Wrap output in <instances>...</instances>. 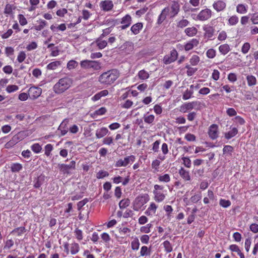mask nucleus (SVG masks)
<instances>
[{
	"label": "nucleus",
	"instance_id": "1",
	"mask_svg": "<svg viewBox=\"0 0 258 258\" xmlns=\"http://www.w3.org/2000/svg\"><path fill=\"white\" fill-rule=\"evenodd\" d=\"M119 72L115 69L109 70L102 74L99 77L98 81L104 85H110L118 78Z\"/></svg>",
	"mask_w": 258,
	"mask_h": 258
},
{
	"label": "nucleus",
	"instance_id": "2",
	"mask_svg": "<svg viewBox=\"0 0 258 258\" xmlns=\"http://www.w3.org/2000/svg\"><path fill=\"white\" fill-rule=\"evenodd\" d=\"M72 84L73 80L68 77H65L60 79L53 86V90L56 94H61L70 88Z\"/></svg>",
	"mask_w": 258,
	"mask_h": 258
},
{
	"label": "nucleus",
	"instance_id": "3",
	"mask_svg": "<svg viewBox=\"0 0 258 258\" xmlns=\"http://www.w3.org/2000/svg\"><path fill=\"white\" fill-rule=\"evenodd\" d=\"M149 200V196L148 194H144L138 196L135 199L133 209L135 211H138L144 204L147 203Z\"/></svg>",
	"mask_w": 258,
	"mask_h": 258
},
{
	"label": "nucleus",
	"instance_id": "4",
	"mask_svg": "<svg viewBox=\"0 0 258 258\" xmlns=\"http://www.w3.org/2000/svg\"><path fill=\"white\" fill-rule=\"evenodd\" d=\"M135 160V157L134 155H131L127 156L124 158V159H119L118 160L115 164V167H125L131 162H134Z\"/></svg>",
	"mask_w": 258,
	"mask_h": 258
},
{
	"label": "nucleus",
	"instance_id": "5",
	"mask_svg": "<svg viewBox=\"0 0 258 258\" xmlns=\"http://www.w3.org/2000/svg\"><path fill=\"white\" fill-rule=\"evenodd\" d=\"M28 93L30 99H35L41 94L42 89L38 87L32 86L29 89Z\"/></svg>",
	"mask_w": 258,
	"mask_h": 258
},
{
	"label": "nucleus",
	"instance_id": "6",
	"mask_svg": "<svg viewBox=\"0 0 258 258\" xmlns=\"http://www.w3.org/2000/svg\"><path fill=\"white\" fill-rule=\"evenodd\" d=\"M178 53L175 49H173L170 51L169 55H166L163 58V62L166 64H168L175 61L177 58Z\"/></svg>",
	"mask_w": 258,
	"mask_h": 258
},
{
	"label": "nucleus",
	"instance_id": "7",
	"mask_svg": "<svg viewBox=\"0 0 258 258\" xmlns=\"http://www.w3.org/2000/svg\"><path fill=\"white\" fill-rule=\"evenodd\" d=\"M58 168L60 171L62 172L64 174L69 173V171L71 169H74L76 166V162L75 161H72L69 164H59Z\"/></svg>",
	"mask_w": 258,
	"mask_h": 258
},
{
	"label": "nucleus",
	"instance_id": "8",
	"mask_svg": "<svg viewBox=\"0 0 258 258\" xmlns=\"http://www.w3.org/2000/svg\"><path fill=\"white\" fill-rule=\"evenodd\" d=\"M208 135L212 140H215L218 137V126L216 124L211 125L208 130Z\"/></svg>",
	"mask_w": 258,
	"mask_h": 258
},
{
	"label": "nucleus",
	"instance_id": "9",
	"mask_svg": "<svg viewBox=\"0 0 258 258\" xmlns=\"http://www.w3.org/2000/svg\"><path fill=\"white\" fill-rule=\"evenodd\" d=\"M118 49L121 51H123L126 54H130L134 50V43L132 42L126 41L122 45H121L118 48Z\"/></svg>",
	"mask_w": 258,
	"mask_h": 258
},
{
	"label": "nucleus",
	"instance_id": "10",
	"mask_svg": "<svg viewBox=\"0 0 258 258\" xmlns=\"http://www.w3.org/2000/svg\"><path fill=\"white\" fill-rule=\"evenodd\" d=\"M211 16V11L206 9L201 11L197 16V19L201 21H205L209 19Z\"/></svg>",
	"mask_w": 258,
	"mask_h": 258
},
{
	"label": "nucleus",
	"instance_id": "11",
	"mask_svg": "<svg viewBox=\"0 0 258 258\" xmlns=\"http://www.w3.org/2000/svg\"><path fill=\"white\" fill-rule=\"evenodd\" d=\"M20 134L21 133L20 132L18 134L14 136L12 139L5 144V147L8 149L12 148L18 143L19 141L21 140L22 139L20 137Z\"/></svg>",
	"mask_w": 258,
	"mask_h": 258
},
{
	"label": "nucleus",
	"instance_id": "12",
	"mask_svg": "<svg viewBox=\"0 0 258 258\" xmlns=\"http://www.w3.org/2000/svg\"><path fill=\"white\" fill-rule=\"evenodd\" d=\"M131 17L130 15L127 14L121 19L120 23L122 24V25L120 26L119 27L122 30L125 29L131 25Z\"/></svg>",
	"mask_w": 258,
	"mask_h": 258
},
{
	"label": "nucleus",
	"instance_id": "13",
	"mask_svg": "<svg viewBox=\"0 0 258 258\" xmlns=\"http://www.w3.org/2000/svg\"><path fill=\"white\" fill-rule=\"evenodd\" d=\"M203 30L205 31L204 37L208 39H212L214 35L215 29L212 26H205L203 27Z\"/></svg>",
	"mask_w": 258,
	"mask_h": 258
},
{
	"label": "nucleus",
	"instance_id": "14",
	"mask_svg": "<svg viewBox=\"0 0 258 258\" xmlns=\"http://www.w3.org/2000/svg\"><path fill=\"white\" fill-rule=\"evenodd\" d=\"M100 7L104 11H109L113 7V4L111 1H104L100 3Z\"/></svg>",
	"mask_w": 258,
	"mask_h": 258
},
{
	"label": "nucleus",
	"instance_id": "15",
	"mask_svg": "<svg viewBox=\"0 0 258 258\" xmlns=\"http://www.w3.org/2000/svg\"><path fill=\"white\" fill-rule=\"evenodd\" d=\"M226 6V3L222 1H218L213 5V8L217 12H220L224 10Z\"/></svg>",
	"mask_w": 258,
	"mask_h": 258
},
{
	"label": "nucleus",
	"instance_id": "16",
	"mask_svg": "<svg viewBox=\"0 0 258 258\" xmlns=\"http://www.w3.org/2000/svg\"><path fill=\"white\" fill-rule=\"evenodd\" d=\"M198 44L199 41L197 39H192L184 45V49L185 51H189L192 49L194 46H197Z\"/></svg>",
	"mask_w": 258,
	"mask_h": 258
},
{
	"label": "nucleus",
	"instance_id": "17",
	"mask_svg": "<svg viewBox=\"0 0 258 258\" xmlns=\"http://www.w3.org/2000/svg\"><path fill=\"white\" fill-rule=\"evenodd\" d=\"M229 249L232 252H235L240 256V258H245L244 254L241 252L238 245L236 244H231L229 246Z\"/></svg>",
	"mask_w": 258,
	"mask_h": 258
},
{
	"label": "nucleus",
	"instance_id": "18",
	"mask_svg": "<svg viewBox=\"0 0 258 258\" xmlns=\"http://www.w3.org/2000/svg\"><path fill=\"white\" fill-rule=\"evenodd\" d=\"M45 177L43 175H40L35 180L34 186L36 188H39L45 181Z\"/></svg>",
	"mask_w": 258,
	"mask_h": 258
},
{
	"label": "nucleus",
	"instance_id": "19",
	"mask_svg": "<svg viewBox=\"0 0 258 258\" xmlns=\"http://www.w3.org/2000/svg\"><path fill=\"white\" fill-rule=\"evenodd\" d=\"M108 133V130L106 127H103L97 129L96 131V136L97 138L100 139L104 137Z\"/></svg>",
	"mask_w": 258,
	"mask_h": 258
},
{
	"label": "nucleus",
	"instance_id": "20",
	"mask_svg": "<svg viewBox=\"0 0 258 258\" xmlns=\"http://www.w3.org/2000/svg\"><path fill=\"white\" fill-rule=\"evenodd\" d=\"M179 174L184 180L189 181L190 180L189 172L185 170L183 167H181L179 170Z\"/></svg>",
	"mask_w": 258,
	"mask_h": 258
},
{
	"label": "nucleus",
	"instance_id": "21",
	"mask_svg": "<svg viewBox=\"0 0 258 258\" xmlns=\"http://www.w3.org/2000/svg\"><path fill=\"white\" fill-rule=\"evenodd\" d=\"M169 9L168 7L164 8L162 11L160 15L159 16L158 19V23L161 24L166 19L167 14L169 12Z\"/></svg>",
	"mask_w": 258,
	"mask_h": 258
},
{
	"label": "nucleus",
	"instance_id": "22",
	"mask_svg": "<svg viewBox=\"0 0 258 258\" xmlns=\"http://www.w3.org/2000/svg\"><path fill=\"white\" fill-rule=\"evenodd\" d=\"M143 28V24L142 23H137L133 25L131 28V31L135 35L140 33V30Z\"/></svg>",
	"mask_w": 258,
	"mask_h": 258
},
{
	"label": "nucleus",
	"instance_id": "23",
	"mask_svg": "<svg viewBox=\"0 0 258 258\" xmlns=\"http://www.w3.org/2000/svg\"><path fill=\"white\" fill-rule=\"evenodd\" d=\"M153 194L154 195V199L157 202H161L163 201L165 198V195L161 193L160 191L157 190H153Z\"/></svg>",
	"mask_w": 258,
	"mask_h": 258
},
{
	"label": "nucleus",
	"instance_id": "24",
	"mask_svg": "<svg viewBox=\"0 0 258 258\" xmlns=\"http://www.w3.org/2000/svg\"><path fill=\"white\" fill-rule=\"evenodd\" d=\"M180 6L178 2L176 1H173L172 2L171 9V13L173 14L172 17L175 16L178 13L179 11Z\"/></svg>",
	"mask_w": 258,
	"mask_h": 258
},
{
	"label": "nucleus",
	"instance_id": "25",
	"mask_svg": "<svg viewBox=\"0 0 258 258\" xmlns=\"http://www.w3.org/2000/svg\"><path fill=\"white\" fill-rule=\"evenodd\" d=\"M238 134V130L236 127H233L231 131L225 133V138L229 140L235 137Z\"/></svg>",
	"mask_w": 258,
	"mask_h": 258
},
{
	"label": "nucleus",
	"instance_id": "26",
	"mask_svg": "<svg viewBox=\"0 0 258 258\" xmlns=\"http://www.w3.org/2000/svg\"><path fill=\"white\" fill-rule=\"evenodd\" d=\"M219 50L221 54L223 55H225L230 51V48L228 44H224L221 45L219 47Z\"/></svg>",
	"mask_w": 258,
	"mask_h": 258
},
{
	"label": "nucleus",
	"instance_id": "27",
	"mask_svg": "<svg viewBox=\"0 0 258 258\" xmlns=\"http://www.w3.org/2000/svg\"><path fill=\"white\" fill-rule=\"evenodd\" d=\"M184 32L187 36L191 37L195 36L197 33L198 30L196 28L192 27L187 28Z\"/></svg>",
	"mask_w": 258,
	"mask_h": 258
},
{
	"label": "nucleus",
	"instance_id": "28",
	"mask_svg": "<svg viewBox=\"0 0 258 258\" xmlns=\"http://www.w3.org/2000/svg\"><path fill=\"white\" fill-rule=\"evenodd\" d=\"M11 170L13 172H17L21 170L23 168V166L22 164L18 163H13L11 165Z\"/></svg>",
	"mask_w": 258,
	"mask_h": 258
},
{
	"label": "nucleus",
	"instance_id": "29",
	"mask_svg": "<svg viewBox=\"0 0 258 258\" xmlns=\"http://www.w3.org/2000/svg\"><path fill=\"white\" fill-rule=\"evenodd\" d=\"M192 106L191 105L190 102L184 103L180 106V111L181 112L185 113L188 110L192 109Z\"/></svg>",
	"mask_w": 258,
	"mask_h": 258
},
{
	"label": "nucleus",
	"instance_id": "30",
	"mask_svg": "<svg viewBox=\"0 0 258 258\" xmlns=\"http://www.w3.org/2000/svg\"><path fill=\"white\" fill-rule=\"evenodd\" d=\"M60 61H55L49 63L47 66V69L48 70H55L58 66L61 65Z\"/></svg>",
	"mask_w": 258,
	"mask_h": 258
},
{
	"label": "nucleus",
	"instance_id": "31",
	"mask_svg": "<svg viewBox=\"0 0 258 258\" xmlns=\"http://www.w3.org/2000/svg\"><path fill=\"white\" fill-rule=\"evenodd\" d=\"M247 84L249 86H254L256 84V78L252 75H248L246 77Z\"/></svg>",
	"mask_w": 258,
	"mask_h": 258
},
{
	"label": "nucleus",
	"instance_id": "32",
	"mask_svg": "<svg viewBox=\"0 0 258 258\" xmlns=\"http://www.w3.org/2000/svg\"><path fill=\"white\" fill-rule=\"evenodd\" d=\"M66 123L64 121H62L61 123L60 124V125L58 127V130H60L61 132V135L64 136L68 132V127H67L66 126Z\"/></svg>",
	"mask_w": 258,
	"mask_h": 258
},
{
	"label": "nucleus",
	"instance_id": "33",
	"mask_svg": "<svg viewBox=\"0 0 258 258\" xmlns=\"http://www.w3.org/2000/svg\"><path fill=\"white\" fill-rule=\"evenodd\" d=\"M102 38H98L96 41L97 45L100 49H103L107 46V44L106 41H105V40L101 41L100 40Z\"/></svg>",
	"mask_w": 258,
	"mask_h": 258
},
{
	"label": "nucleus",
	"instance_id": "34",
	"mask_svg": "<svg viewBox=\"0 0 258 258\" xmlns=\"http://www.w3.org/2000/svg\"><path fill=\"white\" fill-rule=\"evenodd\" d=\"M130 201L128 199H125L121 200L119 203L120 209H124L130 205Z\"/></svg>",
	"mask_w": 258,
	"mask_h": 258
},
{
	"label": "nucleus",
	"instance_id": "35",
	"mask_svg": "<svg viewBox=\"0 0 258 258\" xmlns=\"http://www.w3.org/2000/svg\"><path fill=\"white\" fill-rule=\"evenodd\" d=\"M90 68L98 70L100 68V64L96 61L89 60V69Z\"/></svg>",
	"mask_w": 258,
	"mask_h": 258
},
{
	"label": "nucleus",
	"instance_id": "36",
	"mask_svg": "<svg viewBox=\"0 0 258 258\" xmlns=\"http://www.w3.org/2000/svg\"><path fill=\"white\" fill-rule=\"evenodd\" d=\"M26 232V229L25 227H20L14 229L11 233H16L18 236H21L22 234Z\"/></svg>",
	"mask_w": 258,
	"mask_h": 258
},
{
	"label": "nucleus",
	"instance_id": "37",
	"mask_svg": "<svg viewBox=\"0 0 258 258\" xmlns=\"http://www.w3.org/2000/svg\"><path fill=\"white\" fill-rule=\"evenodd\" d=\"M163 245L166 252L169 253L172 251V246L169 241H165L163 243Z\"/></svg>",
	"mask_w": 258,
	"mask_h": 258
},
{
	"label": "nucleus",
	"instance_id": "38",
	"mask_svg": "<svg viewBox=\"0 0 258 258\" xmlns=\"http://www.w3.org/2000/svg\"><path fill=\"white\" fill-rule=\"evenodd\" d=\"M138 76L140 79L145 80L149 77V74L144 70H142L138 73Z\"/></svg>",
	"mask_w": 258,
	"mask_h": 258
},
{
	"label": "nucleus",
	"instance_id": "39",
	"mask_svg": "<svg viewBox=\"0 0 258 258\" xmlns=\"http://www.w3.org/2000/svg\"><path fill=\"white\" fill-rule=\"evenodd\" d=\"M107 111V110L106 108L102 107L100 108L99 109L96 110L92 114V116H94L95 115H101L104 114Z\"/></svg>",
	"mask_w": 258,
	"mask_h": 258
},
{
	"label": "nucleus",
	"instance_id": "40",
	"mask_svg": "<svg viewBox=\"0 0 258 258\" xmlns=\"http://www.w3.org/2000/svg\"><path fill=\"white\" fill-rule=\"evenodd\" d=\"M200 61V57L197 55H194L190 58L189 62L192 66H196Z\"/></svg>",
	"mask_w": 258,
	"mask_h": 258
},
{
	"label": "nucleus",
	"instance_id": "41",
	"mask_svg": "<svg viewBox=\"0 0 258 258\" xmlns=\"http://www.w3.org/2000/svg\"><path fill=\"white\" fill-rule=\"evenodd\" d=\"M78 65V62L74 60H70L67 63V68L72 70L76 68Z\"/></svg>",
	"mask_w": 258,
	"mask_h": 258
},
{
	"label": "nucleus",
	"instance_id": "42",
	"mask_svg": "<svg viewBox=\"0 0 258 258\" xmlns=\"http://www.w3.org/2000/svg\"><path fill=\"white\" fill-rule=\"evenodd\" d=\"M236 11L240 14H244L247 12V9L243 4H238L236 7Z\"/></svg>",
	"mask_w": 258,
	"mask_h": 258
},
{
	"label": "nucleus",
	"instance_id": "43",
	"mask_svg": "<svg viewBox=\"0 0 258 258\" xmlns=\"http://www.w3.org/2000/svg\"><path fill=\"white\" fill-rule=\"evenodd\" d=\"M141 256H146L150 254V249H148L147 246H143L141 247L140 251Z\"/></svg>",
	"mask_w": 258,
	"mask_h": 258
},
{
	"label": "nucleus",
	"instance_id": "44",
	"mask_svg": "<svg viewBox=\"0 0 258 258\" xmlns=\"http://www.w3.org/2000/svg\"><path fill=\"white\" fill-rule=\"evenodd\" d=\"M158 180L161 182H168L170 180V177L168 174H165L163 175L159 176Z\"/></svg>",
	"mask_w": 258,
	"mask_h": 258
},
{
	"label": "nucleus",
	"instance_id": "45",
	"mask_svg": "<svg viewBox=\"0 0 258 258\" xmlns=\"http://www.w3.org/2000/svg\"><path fill=\"white\" fill-rule=\"evenodd\" d=\"M194 93L193 90H188L187 89L183 94L182 98L186 100L189 99Z\"/></svg>",
	"mask_w": 258,
	"mask_h": 258
},
{
	"label": "nucleus",
	"instance_id": "46",
	"mask_svg": "<svg viewBox=\"0 0 258 258\" xmlns=\"http://www.w3.org/2000/svg\"><path fill=\"white\" fill-rule=\"evenodd\" d=\"M234 150L233 147L230 145H225L223 149V154L229 153L231 155V153Z\"/></svg>",
	"mask_w": 258,
	"mask_h": 258
},
{
	"label": "nucleus",
	"instance_id": "47",
	"mask_svg": "<svg viewBox=\"0 0 258 258\" xmlns=\"http://www.w3.org/2000/svg\"><path fill=\"white\" fill-rule=\"evenodd\" d=\"M132 248L133 250H138L139 248L140 242L139 239L137 238L134 239L131 243Z\"/></svg>",
	"mask_w": 258,
	"mask_h": 258
},
{
	"label": "nucleus",
	"instance_id": "48",
	"mask_svg": "<svg viewBox=\"0 0 258 258\" xmlns=\"http://www.w3.org/2000/svg\"><path fill=\"white\" fill-rule=\"evenodd\" d=\"M232 120L236 123L243 125L245 123V120L240 116H236Z\"/></svg>",
	"mask_w": 258,
	"mask_h": 258
},
{
	"label": "nucleus",
	"instance_id": "49",
	"mask_svg": "<svg viewBox=\"0 0 258 258\" xmlns=\"http://www.w3.org/2000/svg\"><path fill=\"white\" fill-rule=\"evenodd\" d=\"M154 118H155V117L152 114L149 115L148 116L145 115L144 116V121L146 123H147L149 124L152 123L154 121Z\"/></svg>",
	"mask_w": 258,
	"mask_h": 258
},
{
	"label": "nucleus",
	"instance_id": "50",
	"mask_svg": "<svg viewBox=\"0 0 258 258\" xmlns=\"http://www.w3.org/2000/svg\"><path fill=\"white\" fill-rule=\"evenodd\" d=\"M109 175V173L106 171L100 170L99 171L96 175V177L98 179L103 178L105 177H107Z\"/></svg>",
	"mask_w": 258,
	"mask_h": 258
},
{
	"label": "nucleus",
	"instance_id": "51",
	"mask_svg": "<svg viewBox=\"0 0 258 258\" xmlns=\"http://www.w3.org/2000/svg\"><path fill=\"white\" fill-rule=\"evenodd\" d=\"M194 174L197 177L202 176L204 173V168L194 169L192 171Z\"/></svg>",
	"mask_w": 258,
	"mask_h": 258
},
{
	"label": "nucleus",
	"instance_id": "52",
	"mask_svg": "<svg viewBox=\"0 0 258 258\" xmlns=\"http://www.w3.org/2000/svg\"><path fill=\"white\" fill-rule=\"evenodd\" d=\"M31 149L34 153H39L41 151L42 148L39 144L35 143L32 145Z\"/></svg>",
	"mask_w": 258,
	"mask_h": 258
},
{
	"label": "nucleus",
	"instance_id": "53",
	"mask_svg": "<svg viewBox=\"0 0 258 258\" xmlns=\"http://www.w3.org/2000/svg\"><path fill=\"white\" fill-rule=\"evenodd\" d=\"M216 50L213 48L209 49L206 52L207 56L209 58H213L216 56Z\"/></svg>",
	"mask_w": 258,
	"mask_h": 258
},
{
	"label": "nucleus",
	"instance_id": "54",
	"mask_svg": "<svg viewBox=\"0 0 258 258\" xmlns=\"http://www.w3.org/2000/svg\"><path fill=\"white\" fill-rule=\"evenodd\" d=\"M47 24V23L45 20H41L40 22V24L37 26H35L34 28L36 30L40 31L42 30L45 26H46Z\"/></svg>",
	"mask_w": 258,
	"mask_h": 258
},
{
	"label": "nucleus",
	"instance_id": "55",
	"mask_svg": "<svg viewBox=\"0 0 258 258\" xmlns=\"http://www.w3.org/2000/svg\"><path fill=\"white\" fill-rule=\"evenodd\" d=\"M219 204L221 206H222L224 208H227L230 206L231 202L229 200L221 199L220 200Z\"/></svg>",
	"mask_w": 258,
	"mask_h": 258
},
{
	"label": "nucleus",
	"instance_id": "56",
	"mask_svg": "<svg viewBox=\"0 0 258 258\" xmlns=\"http://www.w3.org/2000/svg\"><path fill=\"white\" fill-rule=\"evenodd\" d=\"M238 22V18L234 15L231 17L228 20L229 24L231 25H236Z\"/></svg>",
	"mask_w": 258,
	"mask_h": 258
},
{
	"label": "nucleus",
	"instance_id": "57",
	"mask_svg": "<svg viewBox=\"0 0 258 258\" xmlns=\"http://www.w3.org/2000/svg\"><path fill=\"white\" fill-rule=\"evenodd\" d=\"M250 47V44L248 42H245L243 44V46L241 48V51L243 53L246 54L247 53Z\"/></svg>",
	"mask_w": 258,
	"mask_h": 258
},
{
	"label": "nucleus",
	"instance_id": "58",
	"mask_svg": "<svg viewBox=\"0 0 258 258\" xmlns=\"http://www.w3.org/2000/svg\"><path fill=\"white\" fill-rule=\"evenodd\" d=\"M19 89V87L15 85H8L6 88V91L8 93H12L13 92L16 91L18 90Z\"/></svg>",
	"mask_w": 258,
	"mask_h": 258
},
{
	"label": "nucleus",
	"instance_id": "59",
	"mask_svg": "<svg viewBox=\"0 0 258 258\" xmlns=\"http://www.w3.org/2000/svg\"><path fill=\"white\" fill-rule=\"evenodd\" d=\"M53 150V146L51 144H48L45 146V154L47 156L50 155L51 151Z\"/></svg>",
	"mask_w": 258,
	"mask_h": 258
},
{
	"label": "nucleus",
	"instance_id": "60",
	"mask_svg": "<svg viewBox=\"0 0 258 258\" xmlns=\"http://www.w3.org/2000/svg\"><path fill=\"white\" fill-rule=\"evenodd\" d=\"M13 11V5L7 4L4 10V13L6 14H11Z\"/></svg>",
	"mask_w": 258,
	"mask_h": 258
},
{
	"label": "nucleus",
	"instance_id": "61",
	"mask_svg": "<svg viewBox=\"0 0 258 258\" xmlns=\"http://www.w3.org/2000/svg\"><path fill=\"white\" fill-rule=\"evenodd\" d=\"M18 19L20 25L24 26L27 24V21L23 15L19 14L18 15Z\"/></svg>",
	"mask_w": 258,
	"mask_h": 258
},
{
	"label": "nucleus",
	"instance_id": "62",
	"mask_svg": "<svg viewBox=\"0 0 258 258\" xmlns=\"http://www.w3.org/2000/svg\"><path fill=\"white\" fill-rule=\"evenodd\" d=\"M79 250V246L77 243H74L72 245L71 249V253L72 254H75L77 253Z\"/></svg>",
	"mask_w": 258,
	"mask_h": 258
},
{
	"label": "nucleus",
	"instance_id": "63",
	"mask_svg": "<svg viewBox=\"0 0 258 258\" xmlns=\"http://www.w3.org/2000/svg\"><path fill=\"white\" fill-rule=\"evenodd\" d=\"M188 24H189V22L187 20L182 19L178 22V23L177 24V27L182 28L187 26Z\"/></svg>",
	"mask_w": 258,
	"mask_h": 258
},
{
	"label": "nucleus",
	"instance_id": "64",
	"mask_svg": "<svg viewBox=\"0 0 258 258\" xmlns=\"http://www.w3.org/2000/svg\"><path fill=\"white\" fill-rule=\"evenodd\" d=\"M251 21L254 24H258V12L255 13L251 15Z\"/></svg>",
	"mask_w": 258,
	"mask_h": 258
}]
</instances>
